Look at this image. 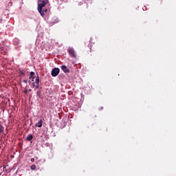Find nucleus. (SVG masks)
<instances>
[{
	"label": "nucleus",
	"mask_w": 176,
	"mask_h": 176,
	"mask_svg": "<svg viewBox=\"0 0 176 176\" xmlns=\"http://www.w3.org/2000/svg\"><path fill=\"white\" fill-rule=\"evenodd\" d=\"M30 169L34 170L36 169V166L35 164H32L30 166Z\"/></svg>",
	"instance_id": "8"
},
{
	"label": "nucleus",
	"mask_w": 176,
	"mask_h": 176,
	"mask_svg": "<svg viewBox=\"0 0 176 176\" xmlns=\"http://www.w3.org/2000/svg\"><path fill=\"white\" fill-rule=\"evenodd\" d=\"M24 93H25V94H28V91H27V90H25V91H24Z\"/></svg>",
	"instance_id": "16"
},
{
	"label": "nucleus",
	"mask_w": 176,
	"mask_h": 176,
	"mask_svg": "<svg viewBox=\"0 0 176 176\" xmlns=\"http://www.w3.org/2000/svg\"><path fill=\"white\" fill-rule=\"evenodd\" d=\"M60 69L65 72V73H68L69 72V69L68 67H67L66 65H63L60 66Z\"/></svg>",
	"instance_id": "5"
},
{
	"label": "nucleus",
	"mask_w": 176,
	"mask_h": 176,
	"mask_svg": "<svg viewBox=\"0 0 176 176\" xmlns=\"http://www.w3.org/2000/svg\"><path fill=\"white\" fill-rule=\"evenodd\" d=\"M68 52L71 57L76 58V54L74 48L68 49Z\"/></svg>",
	"instance_id": "4"
},
{
	"label": "nucleus",
	"mask_w": 176,
	"mask_h": 176,
	"mask_svg": "<svg viewBox=\"0 0 176 176\" xmlns=\"http://www.w3.org/2000/svg\"><path fill=\"white\" fill-rule=\"evenodd\" d=\"M29 79H30V80L32 79V81L34 82V79H35V76H30V77H29Z\"/></svg>",
	"instance_id": "10"
},
{
	"label": "nucleus",
	"mask_w": 176,
	"mask_h": 176,
	"mask_svg": "<svg viewBox=\"0 0 176 176\" xmlns=\"http://www.w3.org/2000/svg\"><path fill=\"white\" fill-rule=\"evenodd\" d=\"M34 75H35V72H31L30 73V76H31V77H32V76H34Z\"/></svg>",
	"instance_id": "12"
},
{
	"label": "nucleus",
	"mask_w": 176,
	"mask_h": 176,
	"mask_svg": "<svg viewBox=\"0 0 176 176\" xmlns=\"http://www.w3.org/2000/svg\"><path fill=\"white\" fill-rule=\"evenodd\" d=\"M23 82L24 83H25V84L28 83V80H23Z\"/></svg>",
	"instance_id": "15"
},
{
	"label": "nucleus",
	"mask_w": 176,
	"mask_h": 176,
	"mask_svg": "<svg viewBox=\"0 0 176 176\" xmlns=\"http://www.w3.org/2000/svg\"><path fill=\"white\" fill-rule=\"evenodd\" d=\"M29 92H32V89H29Z\"/></svg>",
	"instance_id": "17"
},
{
	"label": "nucleus",
	"mask_w": 176,
	"mask_h": 176,
	"mask_svg": "<svg viewBox=\"0 0 176 176\" xmlns=\"http://www.w3.org/2000/svg\"><path fill=\"white\" fill-rule=\"evenodd\" d=\"M30 161H31L32 162H35V159H34V158H32V159L30 160Z\"/></svg>",
	"instance_id": "14"
},
{
	"label": "nucleus",
	"mask_w": 176,
	"mask_h": 176,
	"mask_svg": "<svg viewBox=\"0 0 176 176\" xmlns=\"http://www.w3.org/2000/svg\"><path fill=\"white\" fill-rule=\"evenodd\" d=\"M60 73V69L58 67H54V69L52 71V76L56 77L58 74Z\"/></svg>",
	"instance_id": "3"
},
{
	"label": "nucleus",
	"mask_w": 176,
	"mask_h": 176,
	"mask_svg": "<svg viewBox=\"0 0 176 176\" xmlns=\"http://www.w3.org/2000/svg\"><path fill=\"white\" fill-rule=\"evenodd\" d=\"M49 3V0H38V11L43 17L47 12V8H45L46 5Z\"/></svg>",
	"instance_id": "1"
},
{
	"label": "nucleus",
	"mask_w": 176,
	"mask_h": 176,
	"mask_svg": "<svg viewBox=\"0 0 176 176\" xmlns=\"http://www.w3.org/2000/svg\"><path fill=\"white\" fill-rule=\"evenodd\" d=\"M36 95H37V96L38 97H41V91H38L37 92H36Z\"/></svg>",
	"instance_id": "13"
},
{
	"label": "nucleus",
	"mask_w": 176,
	"mask_h": 176,
	"mask_svg": "<svg viewBox=\"0 0 176 176\" xmlns=\"http://www.w3.org/2000/svg\"><path fill=\"white\" fill-rule=\"evenodd\" d=\"M34 138L33 135L32 134H30L27 138H26V141H31Z\"/></svg>",
	"instance_id": "7"
},
{
	"label": "nucleus",
	"mask_w": 176,
	"mask_h": 176,
	"mask_svg": "<svg viewBox=\"0 0 176 176\" xmlns=\"http://www.w3.org/2000/svg\"><path fill=\"white\" fill-rule=\"evenodd\" d=\"M4 131V127L3 125L0 124V133Z\"/></svg>",
	"instance_id": "9"
},
{
	"label": "nucleus",
	"mask_w": 176,
	"mask_h": 176,
	"mask_svg": "<svg viewBox=\"0 0 176 176\" xmlns=\"http://www.w3.org/2000/svg\"><path fill=\"white\" fill-rule=\"evenodd\" d=\"M6 54H7V52H4V54H4V55H6Z\"/></svg>",
	"instance_id": "18"
},
{
	"label": "nucleus",
	"mask_w": 176,
	"mask_h": 176,
	"mask_svg": "<svg viewBox=\"0 0 176 176\" xmlns=\"http://www.w3.org/2000/svg\"><path fill=\"white\" fill-rule=\"evenodd\" d=\"M40 78L39 76H36L35 82H32V86L33 88L38 89L39 87Z\"/></svg>",
	"instance_id": "2"
},
{
	"label": "nucleus",
	"mask_w": 176,
	"mask_h": 176,
	"mask_svg": "<svg viewBox=\"0 0 176 176\" xmlns=\"http://www.w3.org/2000/svg\"><path fill=\"white\" fill-rule=\"evenodd\" d=\"M20 74L23 76H24L25 75V72H23V70H20Z\"/></svg>",
	"instance_id": "11"
},
{
	"label": "nucleus",
	"mask_w": 176,
	"mask_h": 176,
	"mask_svg": "<svg viewBox=\"0 0 176 176\" xmlns=\"http://www.w3.org/2000/svg\"><path fill=\"white\" fill-rule=\"evenodd\" d=\"M43 124V120H41L38 121L37 123H36L35 126H36V127H39V128H41V127H42Z\"/></svg>",
	"instance_id": "6"
}]
</instances>
